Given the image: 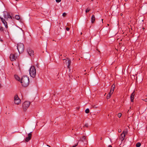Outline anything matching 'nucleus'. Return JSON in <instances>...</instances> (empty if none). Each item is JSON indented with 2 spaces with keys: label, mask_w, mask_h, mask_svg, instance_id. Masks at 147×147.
I'll list each match as a JSON object with an SVG mask.
<instances>
[{
  "label": "nucleus",
  "mask_w": 147,
  "mask_h": 147,
  "mask_svg": "<svg viewBox=\"0 0 147 147\" xmlns=\"http://www.w3.org/2000/svg\"><path fill=\"white\" fill-rule=\"evenodd\" d=\"M29 78L26 76H23L20 80V82L24 87L28 86L29 84Z\"/></svg>",
  "instance_id": "1"
},
{
  "label": "nucleus",
  "mask_w": 147,
  "mask_h": 147,
  "mask_svg": "<svg viewBox=\"0 0 147 147\" xmlns=\"http://www.w3.org/2000/svg\"><path fill=\"white\" fill-rule=\"evenodd\" d=\"M36 74V69L34 66H32L30 69V74L31 77L34 78Z\"/></svg>",
  "instance_id": "2"
},
{
  "label": "nucleus",
  "mask_w": 147,
  "mask_h": 147,
  "mask_svg": "<svg viewBox=\"0 0 147 147\" xmlns=\"http://www.w3.org/2000/svg\"><path fill=\"white\" fill-rule=\"evenodd\" d=\"M17 48L19 53H22L24 50V46L23 44L19 43L17 44Z\"/></svg>",
  "instance_id": "3"
},
{
  "label": "nucleus",
  "mask_w": 147,
  "mask_h": 147,
  "mask_svg": "<svg viewBox=\"0 0 147 147\" xmlns=\"http://www.w3.org/2000/svg\"><path fill=\"white\" fill-rule=\"evenodd\" d=\"M14 102L15 104L18 105L20 103L21 100L18 97L17 95H16L14 96Z\"/></svg>",
  "instance_id": "4"
},
{
  "label": "nucleus",
  "mask_w": 147,
  "mask_h": 147,
  "mask_svg": "<svg viewBox=\"0 0 147 147\" xmlns=\"http://www.w3.org/2000/svg\"><path fill=\"white\" fill-rule=\"evenodd\" d=\"M3 16L4 19L6 20H7L8 18L12 19V17L10 15L9 13L6 11L3 12Z\"/></svg>",
  "instance_id": "5"
},
{
  "label": "nucleus",
  "mask_w": 147,
  "mask_h": 147,
  "mask_svg": "<svg viewBox=\"0 0 147 147\" xmlns=\"http://www.w3.org/2000/svg\"><path fill=\"white\" fill-rule=\"evenodd\" d=\"M30 104V102L27 101H26L23 103L22 104V107L24 111H25L27 109Z\"/></svg>",
  "instance_id": "6"
},
{
  "label": "nucleus",
  "mask_w": 147,
  "mask_h": 147,
  "mask_svg": "<svg viewBox=\"0 0 147 147\" xmlns=\"http://www.w3.org/2000/svg\"><path fill=\"white\" fill-rule=\"evenodd\" d=\"M27 53L30 56L33 57L34 55V51L33 50L30 49H28L27 50Z\"/></svg>",
  "instance_id": "7"
},
{
  "label": "nucleus",
  "mask_w": 147,
  "mask_h": 147,
  "mask_svg": "<svg viewBox=\"0 0 147 147\" xmlns=\"http://www.w3.org/2000/svg\"><path fill=\"white\" fill-rule=\"evenodd\" d=\"M0 18L1 19V20L2 22V23L5 26V27L7 29L8 28V26L7 24L6 21L5 20L3 19V18L1 17L0 16Z\"/></svg>",
  "instance_id": "8"
},
{
  "label": "nucleus",
  "mask_w": 147,
  "mask_h": 147,
  "mask_svg": "<svg viewBox=\"0 0 147 147\" xmlns=\"http://www.w3.org/2000/svg\"><path fill=\"white\" fill-rule=\"evenodd\" d=\"M16 57L15 56V55L13 54H10V60L12 61H14L16 59Z\"/></svg>",
  "instance_id": "9"
},
{
  "label": "nucleus",
  "mask_w": 147,
  "mask_h": 147,
  "mask_svg": "<svg viewBox=\"0 0 147 147\" xmlns=\"http://www.w3.org/2000/svg\"><path fill=\"white\" fill-rule=\"evenodd\" d=\"M32 132H30V133L28 134V136L25 139V141L26 142H28L31 139L32 136Z\"/></svg>",
  "instance_id": "10"
},
{
  "label": "nucleus",
  "mask_w": 147,
  "mask_h": 147,
  "mask_svg": "<svg viewBox=\"0 0 147 147\" xmlns=\"http://www.w3.org/2000/svg\"><path fill=\"white\" fill-rule=\"evenodd\" d=\"M32 132H30V133L28 134V136L25 139V141L26 142H28L31 139L32 136Z\"/></svg>",
  "instance_id": "11"
},
{
  "label": "nucleus",
  "mask_w": 147,
  "mask_h": 147,
  "mask_svg": "<svg viewBox=\"0 0 147 147\" xmlns=\"http://www.w3.org/2000/svg\"><path fill=\"white\" fill-rule=\"evenodd\" d=\"M32 132H30V133L28 134V136L25 139V141L26 142H28L31 139L32 136Z\"/></svg>",
  "instance_id": "12"
},
{
  "label": "nucleus",
  "mask_w": 147,
  "mask_h": 147,
  "mask_svg": "<svg viewBox=\"0 0 147 147\" xmlns=\"http://www.w3.org/2000/svg\"><path fill=\"white\" fill-rule=\"evenodd\" d=\"M115 86L114 84H113L112 86L111 87V90H110V92H109L110 93V94H112L113 93L115 89Z\"/></svg>",
  "instance_id": "13"
},
{
  "label": "nucleus",
  "mask_w": 147,
  "mask_h": 147,
  "mask_svg": "<svg viewBox=\"0 0 147 147\" xmlns=\"http://www.w3.org/2000/svg\"><path fill=\"white\" fill-rule=\"evenodd\" d=\"M135 91H134L131 94V96H130V99L131 100V101L132 102H134V97L135 95L134 93Z\"/></svg>",
  "instance_id": "14"
},
{
  "label": "nucleus",
  "mask_w": 147,
  "mask_h": 147,
  "mask_svg": "<svg viewBox=\"0 0 147 147\" xmlns=\"http://www.w3.org/2000/svg\"><path fill=\"white\" fill-rule=\"evenodd\" d=\"M95 20V18L94 15H92L91 18V21L92 23H94Z\"/></svg>",
  "instance_id": "15"
},
{
  "label": "nucleus",
  "mask_w": 147,
  "mask_h": 147,
  "mask_svg": "<svg viewBox=\"0 0 147 147\" xmlns=\"http://www.w3.org/2000/svg\"><path fill=\"white\" fill-rule=\"evenodd\" d=\"M125 136L123 134H121L120 136V139L121 140V141H122L124 139Z\"/></svg>",
  "instance_id": "16"
},
{
  "label": "nucleus",
  "mask_w": 147,
  "mask_h": 147,
  "mask_svg": "<svg viewBox=\"0 0 147 147\" xmlns=\"http://www.w3.org/2000/svg\"><path fill=\"white\" fill-rule=\"evenodd\" d=\"M67 62L68 63V65H67V67L69 68H70V65L71 63V61L69 59H68Z\"/></svg>",
  "instance_id": "17"
},
{
  "label": "nucleus",
  "mask_w": 147,
  "mask_h": 147,
  "mask_svg": "<svg viewBox=\"0 0 147 147\" xmlns=\"http://www.w3.org/2000/svg\"><path fill=\"white\" fill-rule=\"evenodd\" d=\"M15 78L17 80L19 81L20 80V78L17 75H15Z\"/></svg>",
  "instance_id": "18"
},
{
  "label": "nucleus",
  "mask_w": 147,
  "mask_h": 147,
  "mask_svg": "<svg viewBox=\"0 0 147 147\" xmlns=\"http://www.w3.org/2000/svg\"><path fill=\"white\" fill-rule=\"evenodd\" d=\"M112 94H110V93H109V94L107 95V99H109L111 97V96L112 95Z\"/></svg>",
  "instance_id": "19"
},
{
  "label": "nucleus",
  "mask_w": 147,
  "mask_h": 147,
  "mask_svg": "<svg viewBox=\"0 0 147 147\" xmlns=\"http://www.w3.org/2000/svg\"><path fill=\"white\" fill-rule=\"evenodd\" d=\"M15 18L16 20H19L20 19V17L19 15H16L15 16Z\"/></svg>",
  "instance_id": "20"
},
{
  "label": "nucleus",
  "mask_w": 147,
  "mask_h": 147,
  "mask_svg": "<svg viewBox=\"0 0 147 147\" xmlns=\"http://www.w3.org/2000/svg\"><path fill=\"white\" fill-rule=\"evenodd\" d=\"M127 130L124 131H123V133H122V134H124V135H125V136L127 134Z\"/></svg>",
  "instance_id": "21"
},
{
  "label": "nucleus",
  "mask_w": 147,
  "mask_h": 147,
  "mask_svg": "<svg viewBox=\"0 0 147 147\" xmlns=\"http://www.w3.org/2000/svg\"><path fill=\"white\" fill-rule=\"evenodd\" d=\"M141 145V144L140 142L137 143L136 144V147H140Z\"/></svg>",
  "instance_id": "22"
},
{
  "label": "nucleus",
  "mask_w": 147,
  "mask_h": 147,
  "mask_svg": "<svg viewBox=\"0 0 147 147\" xmlns=\"http://www.w3.org/2000/svg\"><path fill=\"white\" fill-rule=\"evenodd\" d=\"M86 137L85 136H83L81 139V141L84 142L85 140Z\"/></svg>",
  "instance_id": "23"
},
{
  "label": "nucleus",
  "mask_w": 147,
  "mask_h": 147,
  "mask_svg": "<svg viewBox=\"0 0 147 147\" xmlns=\"http://www.w3.org/2000/svg\"><path fill=\"white\" fill-rule=\"evenodd\" d=\"M85 111L86 113H88L89 112V110L88 109H87Z\"/></svg>",
  "instance_id": "24"
},
{
  "label": "nucleus",
  "mask_w": 147,
  "mask_h": 147,
  "mask_svg": "<svg viewBox=\"0 0 147 147\" xmlns=\"http://www.w3.org/2000/svg\"><path fill=\"white\" fill-rule=\"evenodd\" d=\"M122 115V114L121 113H119L118 114L117 116L118 117L120 118Z\"/></svg>",
  "instance_id": "25"
},
{
  "label": "nucleus",
  "mask_w": 147,
  "mask_h": 147,
  "mask_svg": "<svg viewBox=\"0 0 147 147\" xmlns=\"http://www.w3.org/2000/svg\"><path fill=\"white\" fill-rule=\"evenodd\" d=\"M90 10V9L88 8L86 10V12L88 13Z\"/></svg>",
  "instance_id": "26"
},
{
  "label": "nucleus",
  "mask_w": 147,
  "mask_h": 147,
  "mask_svg": "<svg viewBox=\"0 0 147 147\" xmlns=\"http://www.w3.org/2000/svg\"><path fill=\"white\" fill-rule=\"evenodd\" d=\"M0 30L1 31H3V28L1 26L0 27Z\"/></svg>",
  "instance_id": "27"
},
{
  "label": "nucleus",
  "mask_w": 147,
  "mask_h": 147,
  "mask_svg": "<svg viewBox=\"0 0 147 147\" xmlns=\"http://www.w3.org/2000/svg\"><path fill=\"white\" fill-rule=\"evenodd\" d=\"M88 123L84 125V127H88Z\"/></svg>",
  "instance_id": "28"
},
{
  "label": "nucleus",
  "mask_w": 147,
  "mask_h": 147,
  "mask_svg": "<svg viewBox=\"0 0 147 147\" xmlns=\"http://www.w3.org/2000/svg\"><path fill=\"white\" fill-rule=\"evenodd\" d=\"M66 14L65 13H63L62 14V16L63 17L65 16H66Z\"/></svg>",
  "instance_id": "29"
},
{
  "label": "nucleus",
  "mask_w": 147,
  "mask_h": 147,
  "mask_svg": "<svg viewBox=\"0 0 147 147\" xmlns=\"http://www.w3.org/2000/svg\"><path fill=\"white\" fill-rule=\"evenodd\" d=\"M118 131L119 133H120V132H121V129H118Z\"/></svg>",
  "instance_id": "30"
},
{
  "label": "nucleus",
  "mask_w": 147,
  "mask_h": 147,
  "mask_svg": "<svg viewBox=\"0 0 147 147\" xmlns=\"http://www.w3.org/2000/svg\"><path fill=\"white\" fill-rule=\"evenodd\" d=\"M61 0H56V1L57 3H59L61 2Z\"/></svg>",
  "instance_id": "31"
},
{
  "label": "nucleus",
  "mask_w": 147,
  "mask_h": 147,
  "mask_svg": "<svg viewBox=\"0 0 147 147\" xmlns=\"http://www.w3.org/2000/svg\"><path fill=\"white\" fill-rule=\"evenodd\" d=\"M143 100H144L145 102H147V98H145V99H142Z\"/></svg>",
  "instance_id": "32"
},
{
  "label": "nucleus",
  "mask_w": 147,
  "mask_h": 147,
  "mask_svg": "<svg viewBox=\"0 0 147 147\" xmlns=\"http://www.w3.org/2000/svg\"><path fill=\"white\" fill-rule=\"evenodd\" d=\"M66 30H67V31H69V28H68V27H67L66 28Z\"/></svg>",
  "instance_id": "33"
},
{
  "label": "nucleus",
  "mask_w": 147,
  "mask_h": 147,
  "mask_svg": "<svg viewBox=\"0 0 147 147\" xmlns=\"http://www.w3.org/2000/svg\"><path fill=\"white\" fill-rule=\"evenodd\" d=\"M93 108H97V107L95 105L93 106Z\"/></svg>",
  "instance_id": "34"
},
{
  "label": "nucleus",
  "mask_w": 147,
  "mask_h": 147,
  "mask_svg": "<svg viewBox=\"0 0 147 147\" xmlns=\"http://www.w3.org/2000/svg\"><path fill=\"white\" fill-rule=\"evenodd\" d=\"M108 147H112V146L111 145L108 146Z\"/></svg>",
  "instance_id": "35"
},
{
  "label": "nucleus",
  "mask_w": 147,
  "mask_h": 147,
  "mask_svg": "<svg viewBox=\"0 0 147 147\" xmlns=\"http://www.w3.org/2000/svg\"><path fill=\"white\" fill-rule=\"evenodd\" d=\"M127 1H128V0H125V2H127Z\"/></svg>",
  "instance_id": "36"
},
{
  "label": "nucleus",
  "mask_w": 147,
  "mask_h": 147,
  "mask_svg": "<svg viewBox=\"0 0 147 147\" xmlns=\"http://www.w3.org/2000/svg\"><path fill=\"white\" fill-rule=\"evenodd\" d=\"M1 87V84H0V87Z\"/></svg>",
  "instance_id": "37"
},
{
  "label": "nucleus",
  "mask_w": 147,
  "mask_h": 147,
  "mask_svg": "<svg viewBox=\"0 0 147 147\" xmlns=\"http://www.w3.org/2000/svg\"><path fill=\"white\" fill-rule=\"evenodd\" d=\"M103 19H102V22H103Z\"/></svg>",
  "instance_id": "38"
},
{
  "label": "nucleus",
  "mask_w": 147,
  "mask_h": 147,
  "mask_svg": "<svg viewBox=\"0 0 147 147\" xmlns=\"http://www.w3.org/2000/svg\"><path fill=\"white\" fill-rule=\"evenodd\" d=\"M82 32H81V33H80L81 35H82Z\"/></svg>",
  "instance_id": "39"
},
{
  "label": "nucleus",
  "mask_w": 147,
  "mask_h": 147,
  "mask_svg": "<svg viewBox=\"0 0 147 147\" xmlns=\"http://www.w3.org/2000/svg\"><path fill=\"white\" fill-rule=\"evenodd\" d=\"M47 146H49L50 147V146H49L48 145H47Z\"/></svg>",
  "instance_id": "40"
},
{
  "label": "nucleus",
  "mask_w": 147,
  "mask_h": 147,
  "mask_svg": "<svg viewBox=\"0 0 147 147\" xmlns=\"http://www.w3.org/2000/svg\"><path fill=\"white\" fill-rule=\"evenodd\" d=\"M120 15H121V16H122V14H121Z\"/></svg>",
  "instance_id": "41"
},
{
  "label": "nucleus",
  "mask_w": 147,
  "mask_h": 147,
  "mask_svg": "<svg viewBox=\"0 0 147 147\" xmlns=\"http://www.w3.org/2000/svg\"><path fill=\"white\" fill-rule=\"evenodd\" d=\"M102 138H100V140H102Z\"/></svg>",
  "instance_id": "42"
},
{
  "label": "nucleus",
  "mask_w": 147,
  "mask_h": 147,
  "mask_svg": "<svg viewBox=\"0 0 147 147\" xmlns=\"http://www.w3.org/2000/svg\"><path fill=\"white\" fill-rule=\"evenodd\" d=\"M107 25H108V26H109V24H107Z\"/></svg>",
  "instance_id": "43"
},
{
  "label": "nucleus",
  "mask_w": 147,
  "mask_h": 147,
  "mask_svg": "<svg viewBox=\"0 0 147 147\" xmlns=\"http://www.w3.org/2000/svg\"><path fill=\"white\" fill-rule=\"evenodd\" d=\"M144 28H143L142 29H144Z\"/></svg>",
  "instance_id": "44"
},
{
  "label": "nucleus",
  "mask_w": 147,
  "mask_h": 147,
  "mask_svg": "<svg viewBox=\"0 0 147 147\" xmlns=\"http://www.w3.org/2000/svg\"><path fill=\"white\" fill-rule=\"evenodd\" d=\"M125 4H126V3H124V4L125 5Z\"/></svg>",
  "instance_id": "45"
},
{
  "label": "nucleus",
  "mask_w": 147,
  "mask_h": 147,
  "mask_svg": "<svg viewBox=\"0 0 147 147\" xmlns=\"http://www.w3.org/2000/svg\"><path fill=\"white\" fill-rule=\"evenodd\" d=\"M125 4H126V3H124V4L125 5Z\"/></svg>",
  "instance_id": "46"
},
{
  "label": "nucleus",
  "mask_w": 147,
  "mask_h": 147,
  "mask_svg": "<svg viewBox=\"0 0 147 147\" xmlns=\"http://www.w3.org/2000/svg\"><path fill=\"white\" fill-rule=\"evenodd\" d=\"M125 4H126V3H124V4L125 5Z\"/></svg>",
  "instance_id": "47"
},
{
  "label": "nucleus",
  "mask_w": 147,
  "mask_h": 147,
  "mask_svg": "<svg viewBox=\"0 0 147 147\" xmlns=\"http://www.w3.org/2000/svg\"><path fill=\"white\" fill-rule=\"evenodd\" d=\"M92 0V1L93 0Z\"/></svg>",
  "instance_id": "48"
}]
</instances>
